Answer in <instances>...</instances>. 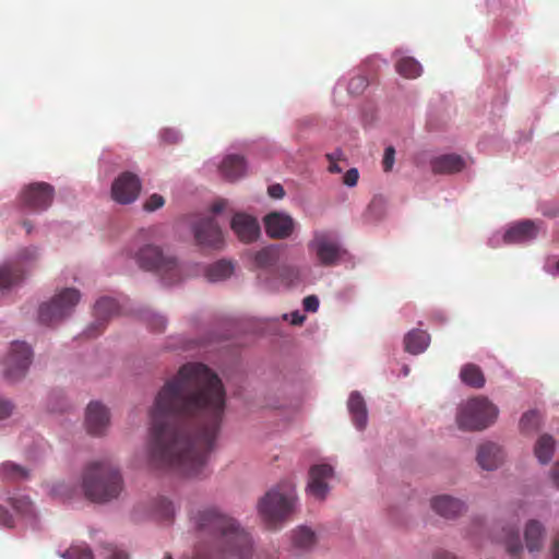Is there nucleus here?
Wrapping results in <instances>:
<instances>
[{
	"mask_svg": "<svg viewBox=\"0 0 559 559\" xmlns=\"http://www.w3.org/2000/svg\"><path fill=\"white\" fill-rule=\"evenodd\" d=\"M225 402L223 383L207 366H181L160 388L151 411V465L185 476L201 474L218 437Z\"/></svg>",
	"mask_w": 559,
	"mask_h": 559,
	"instance_id": "nucleus-1",
	"label": "nucleus"
},
{
	"mask_svg": "<svg viewBox=\"0 0 559 559\" xmlns=\"http://www.w3.org/2000/svg\"><path fill=\"white\" fill-rule=\"evenodd\" d=\"M191 519L200 536L209 538L210 546H198L191 557L182 559L250 558L251 537L235 519L214 507L198 510Z\"/></svg>",
	"mask_w": 559,
	"mask_h": 559,
	"instance_id": "nucleus-2",
	"label": "nucleus"
},
{
	"mask_svg": "<svg viewBox=\"0 0 559 559\" xmlns=\"http://www.w3.org/2000/svg\"><path fill=\"white\" fill-rule=\"evenodd\" d=\"M82 486L91 501L107 502L120 495L122 478L111 462H93L85 468Z\"/></svg>",
	"mask_w": 559,
	"mask_h": 559,
	"instance_id": "nucleus-3",
	"label": "nucleus"
},
{
	"mask_svg": "<svg viewBox=\"0 0 559 559\" xmlns=\"http://www.w3.org/2000/svg\"><path fill=\"white\" fill-rule=\"evenodd\" d=\"M296 495L289 484H282L267 491L259 502V513L265 524L276 528L294 512Z\"/></svg>",
	"mask_w": 559,
	"mask_h": 559,
	"instance_id": "nucleus-4",
	"label": "nucleus"
},
{
	"mask_svg": "<svg viewBox=\"0 0 559 559\" xmlns=\"http://www.w3.org/2000/svg\"><path fill=\"white\" fill-rule=\"evenodd\" d=\"M498 408L485 396H476L462 403L456 413V424L467 431L483 430L492 425Z\"/></svg>",
	"mask_w": 559,
	"mask_h": 559,
	"instance_id": "nucleus-5",
	"label": "nucleus"
},
{
	"mask_svg": "<svg viewBox=\"0 0 559 559\" xmlns=\"http://www.w3.org/2000/svg\"><path fill=\"white\" fill-rule=\"evenodd\" d=\"M140 267L155 271L167 285H174L181 280V269L174 257L165 255L160 248L152 245L142 247L136 253Z\"/></svg>",
	"mask_w": 559,
	"mask_h": 559,
	"instance_id": "nucleus-6",
	"label": "nucleus"
},
{
	"mask_svg": "<svg viewBox=\"0 0 559 559\" xmlns=\"http://www.w3.org/2000/svg\"><path fill=\"white\" fill-rule=\"evenodd\" d=\"M80 292L75 288H66L57 294L49 302L40 305L38 320L46 325H52L70 316L80 300Z\"/></svg>",
	"mask_w": 559,
	"mask_h": 559,
	"instance_id": "nucleus-7",
	"label": "nucleus"
},
{
	"mask_svg": "<svg viewBox=\"0 0 559 559\" xmlns=\"http://www.w3.org/2000/svg\"><path fill=\"white\" fill-rule=\"evenodd\" d=\"M38 250L28 247L19 252L16 260L0 265V290H9L19 285L26 273L25 265L37 260Z\"/></svg>",
	"mask_w": 559,
	"mask_h": 559,
	"instance_id": "nucleus-8",
	"label": "nucleus"
},
{
	"mask_svg": "<svg viewBox=\"0 0 559 559\" xmlns=\"http://www.w3.org/2000/svg\"><path fill=\"white\" fill-rule=\"evenodd\" d=\"M32 349L24 342H13L3 360V377L9 381L22 379L32 362Z\"/></svg>",
	"mask_w": 559,
	"mask_h": 559,
	"instance_id": "nucleus-9",
	"label": "nucleus"
},
{
	"mask_svg": "<svg viewBox=\"0 0 559 559\" xmlns=\"http://www.w3.org/2000/svg\"><path fill=\"white\" fill-rule=\"evenodd\" d=\"M348 258V251L336 235L321 234L317 236V264L336 266L347 261Z\"/></svg>",
	"mask_w": 559,
	"mask_h": 559,
	"instance_id": "nucleus-10",
	"label": "nucleus"
},
{
	"mask_svg": "<svg viewBox=\"0 0 559 559\" xmlns=\"http://www.w3.org/2000/svg\"><path fill=\"white\" fill-rule=\"evenodd\" d=\"M55 189L46 182H34L26 186L20 194L23 206L33 211L48 209L53 199Z\"/></svg>",
	"mask_w": 559,
	"mask_h": 559,
	"instance_id": "nucleus-11",
	"label": "nucleus"
},
{
	"mask_svg": "<svg viewBox=\"0 0 559 559\" xmlns=\"http://www.w3.org/2000/svg\"><path fill=\"white\" fill-rule=\"evenodd\" d=\"M280 259V248L277 246H267L257 251L254 254V264L261 272L258 274V280L267 289L274 290L278 285L271 278V274H275V270H271Z\"/></svg>",
	"mask_w": 559,
	"mask_h": 559,
	"instance_id": "nucleus-12",
	"label": "nucleus"
},
{
	"mask_svg": "<svg viewBox=\"0 0 559 559\" xmlns=\"http://www.w3.org/2000/svg\"><path fill=\"white\" fill-rule=\"evenodd\" d=\"M140 190V179L130 171L122 173L111 186L114 200L121 204L132 203L138 198Z\"/></svg>",
	"mask_w": 559,
	"mask_h": 559,
	"instance_id": "nucleus-13",
	"label": "nucleus"
},
{
	"mask_svg": "<svg viewBox=\"0 0 559 559\" xmlns=\"http://www.w3.org/2000/svg\"><path fill=\"white\" fill-rule=\"evenodd\" d=\"M198 245L218 249L223 246L224 237L217 222L212 217L200 219L193 227Z\"/></svg>",
	"mask_w": 559,
	"mask_h": 559,
	"instance_id": "nucleus-14",
	"label": "nucleus"
},
{
	"mask_svg": "<svg viewBox=\"0 0 559 559\" xmlns=\"http://www.w3.org/2000/svg\"><path fill=\"white\" fill-rule=\"evenodd\" d=\"M109 412L98 402H91L85 414V426L90 435L102 436L109 427Z\"/></svg>",
	"mask_w": 559,
	"mask_h": 559,
	"instance_id": "nucleus-15",
	"label": "nucleus"
},
{
	"mask_svg": "<svg viewBox=\"0 0 559 559\" xmlns=\"http://www.w3.org/2000/svg\"><path fill=\"white\" fill-rule=\"evenodd\" d=\"M230 227L242 242L257 240L261 233L257 218L245 213H236L231 219Z\"/></svg>",
	"mask_w": 559,
	"mask_h": 559,
	"instance_id": "nucleus-16",
	"label": "nucleus"
},
{
	"mask_svg": "<svg viewBox=\"0 0 559 559\" xmlns=\"http://www.w3.org/2000/svg\"><path fill=\"white\" fill-rule=\"evenodd\" d=\"M264 227L269 237L285 239L293 234L294 221L287 214L272 212L264 217Z\"/></svg>",
	"mask_w": 559,
	"mask_h": 559,
	"instance_id": "nucleus-17",
	"label": "nucleus"
},
{
	"mask_svg": "<svg viewBox=\"0 0 559 559\" xmlns=\"http://www.w3.org/2000/svg\"><path fill=\"white\" fill-rule=\"evenodd\" d=\"M119 306L117 301L109 297H103L98 299L94 306V314L96 317V323L91 325L86 331L88 337L96 336L104 326V322L111 316L118 313Z\"/></svg>",
	"mask_w": 559,
	"mask_h": 559,
	"instance_id": "nucleus-18",
	"label": "nucleus"
},
{
	"mask_svg": "<svg viewBox=\"0 0 559 559\" xmlns=\"http://www.w3.org/2000/svg\"><path fill=\"white\" fill-rule=\"evenodd\" d=\"M466 166L465 159L457 154H442L430 160L435 175H452L462 171Z\"/></svg>",
	"mask_w": 559,
	"mask_h": 559,
	"instance_id": "nucleus-19",
	"label": "nucleus"
},
{
	"mask_svg": "<svg viewBox=\"0 0 559 559\" xmlns=\"http://www.w3.org/2000/svg\"><path fill=\"white\" fill-rule=\"evenodd\" d=\"M503 460V453L499 445L492 442L481 444L477 453L479 466L487 471L496 469Z\"/></svg>",
	"mask_w": 559,
	"mask_h": 559,
	"instance_id": "nucleus-20",
	"label": "nucleus"
},
{
	"mask_svg": "<svg viewBox=\"0 0 559 559\" xmlns=\"http://www.w3.org/2000/svg\"><path fill=\"white\" fill-rule=\"evenodd\" d=\"M347 408L356 428L359 430L365 429L368 423V412L366 402L359 392L354 391L350 393L347 401Z\"/></svg>",
	"mask_w": 559,
	"mask_h": 559,
	"instance_id": "nucleus-21",
	"label": "nucleus"
},
{
	"mask_svg": "<svg viewBox=\"0 0 559 559\" xmlns=\"http://www.w3.org/2000/svg\"><path fill=\"white\" fill-rule=\"evenodd\" d=\"M432 509L443 518H455L465 510L463 501L453 497L443 495L431 500Z\"/></svg>",
	"mask_w": 559,
	"mask_h": 559,
	"instance_id": "nucleus-22",
	"label": "nucleus"
},
{
	"mask_svg": "<svg viewBox=\"0 0 559 559\" xmlns=\"http://www.w3.org/2000/svg\"><path fill=\"white\" fill-rule=\"evenodd\" d=\"M545 535V527L539 521H528L524 530V539L527 550L530 552L540 551L544 547Z\"/></svg>",
	"mask_w": 559,
	"mask_h": 559,
	"instance_id": "nucleus-23",
	"label": "nucleus"
},
{
	"mask_svg": "<svg viewBox=\"0 0 559 559\" xmlns=\"http://www.w3.org/2000/svg\"><path fill=\"white\" fill-rule=\"evenodd\" d=\"M537 235V227L532 221H523L514 226L510 227L504 236L503 240L508 243L523 242L535 238Z\"/></svg>",
	"mask_w": 559,
	"mask_h": 559,
	"instance_id": "nucleus-24",
	"label": "nucleus"
},
{
	"mask_svg": "<svg viewBox=\"0 0 559 559\" xmlns=\"http://www.w3.org/2000/svg\"><path fill=\"white\" fill-rule=\"evenodd\" d=\"M430 335L423 330H412L404 337L405 350L418 355L427 349Z\"/></svg>",
	"mask_w": 559,
	"mask_h": 559,
	"instance_id": "nucleus-25",
	"label": "nucleus"
},
{
	"mask_svg": "<svg viewBox=\"0 0 559 559\" xmlns=\"http://www.w3.org/2000/svg\"><path fill=\"white\" fill-rule=\"evenodd\" d=\"M221 171L223 176L230 181L241 178L246 173L243 157L239 155L226 156L222 162Z\"/></svg>",
	"mask_w": 559,
	"mask_h": 559,
	"instance_id": "nucleus-26",
	"label": "nucleus"
},
{
	"mask_svg": "<svg viewBox=\"0 0 559 559\" xmlns=\"http://www.w3.org/2000/svg\"><path fill=\"white\" fill-rule=\"evenodd\" d=\"M498 539L506 545L508 554L512 557H516L523 550L519 528L515 525L503 526L501 536H499Z\"/></svg>",
	"mask_w": 559,
	"mask_h": 559,
	"instance_id": "nucleus-27",
	"label": "nucleus"
},
{
	"mask_svg": "<svg viewBox=\"0 0 559 559\" xmlns=\"http://www.w3.org/2000/svg\"><path fill=\"white\" fill-rule=\"evenodd\" d=\"M555 452V439L550 435H543L536 441L534 453L540 464H547Z\"/></svg>",
	"mask_w": 559,
	"mask_h": 559,
	"instance_id": "nucleus-28",
	"label": "nucleus"
},
{
	"mask_svg": "<svg viewBox=\"0 0 559 559\" xmlns=\"http://www.w3.org/2000/svg\"><path fill=\"white\" fill-rule=\"evenodd\" d=\"M461 380L472 388L480 389L485 384V376L481 369L474 364H466L460 372Z\"/></svg>",
	"mask_w": 559,
	"mask_h": 559,
	"instance_id": "nucleus-29",
	"label": "nucleus"
},
{
	"mask_svg": "<svg viewBox=\"0 0 559 559\" xmlns=\"http://www.w3.org/2000/svg\"><path fill=\"white\" fill-rule=\"evenodd\" d=\"M234 272V264L230 261L219 260L211 264L205 272L210 282H219L228 278Z\"/></svg>",
	"mask_w": 559,
	"mask_h": 559,
	"instance_id": "nucleus-30",
	"label": "nucleus"
},
{
	"mask_svg": "<svg viewBox=\"0 0 559 559\" xmlns=\"http://www.w3.org/2000/svg\"><path fill=\"white\" fill-rule=\"evenodd\" d=\"M29 473L26 468L13 462H5L0 465V479L4 481H20L27 479Z\"/></svg>",
	"mask_w": 559,
	"mask_h": 559,
	"instance_id": "nucleus-31",
	"label": "nucleus"
},
{
	"mask_svg": "<svg viewBox=\"0 0 559 559\" xmlns=\"http://www.w3.org/2000/svg\"><path fill=\"white\" fill-rule=\"evenodd\" d=\"M276 280L284 287L296 285L300 281L301 273L299 269L293 265H281L275 270Z\"/></svg>",
	"mask_w": 559,
	"mask_h": 559,
	"instance_id": "nucleus-32",
	"label": "nucleus"
},
{
	"mask_svg": "<svg viewBox=\"0 0 559 559\" xmlns=\"http://www.w3.org/2000/svg\"><path fill=\"white\" fill-rule=\"evenodd\" d=\"M334 474L333 467L328 464H317V499H324L329 487L325 479L332 478Z\"/></svg>",
	"mask_w": 559,
	"mask_h": 559,
	"instance_id": "nucleus-33",
	"label": "nucleus"
},
{
	"mask_svg": "<svg viewBox=\"0 0 559 559\" xmlns=\"http://www.w3.org/2000/svg\"><path fill=\"white\" fill-rule=\"evenodd\" d=\"M396 71L404 78L415 79L421 73V66L412 57L400 59L395 66Z\"/></svg>",
	"mask_w": 559,
	"mask_h": 559,
	"instance_id": "nucleus-34",
	"label": "nucleus"
},
{
	"mask_svg": "<svg viewBox=\"0 0 559 559\" xmlns=\"http://www.w3.org/2000/svg\"><path fill=\"white\" fill-rule=\"evenodd\" d=\"M9 503L19 515L23 518H33V503L26 496H13L9 498Z\"/></svg>",
	"mask_w": 559,
	"mask_h": 559,
	"instance_id": "nucleus-35",
	"label": "nucleus"
},
{
	"mask_svg": "<svg viewBox=\"0 0 559 559\" xmlns=\"http://www.w3.org/2000/svg\"><path fill=\"white\" fill-rule=\"evenodd\" d=\"M314 543V533L307 527H299L294 532L293 544L299 549H307Z\"/></svg>",
	"mask_w": 559,
	"mask_h": 559,
	"instance_id": "nucleus-36",
	"label": "nucleus"
},
{
	"mask_svg": "<svg viewBox=\"0 0 559 559\" xmlns=\"http://www.w3.org/2000/svg\"><path fill=\"white\" fill-rule=\"evenodd\" d=\"M540 416L536 411H528L523 414L520 420V428L525 433H531L538 429Z\"/></svg>",
	"mask_w": 559,
	"mask_h": 559,
	"instance_id": "nucleus-37",
	"label": "nucleus"
},
{
	"mask_svg": "<svg viewBox=\"0 0 559 559\" xmlns=\"http://www.w3.org/2000/svg\"><path fill=\"white\" fill-rule=\"evenodd\" d=\"M143 320L146 322L147 326L155 332H164L167 325V320L155 312L146 311L143 316Z\"/></svg>",
	"mask_w": 559,
	"mask_h": 559,
	"instance_id": "nucleus-38",
	"label": "nucleus"
},
{
	"mask_svg": "<svg viewBox=\"0 0 559 559\" xmlns=\"http://www.w3.org/2000/svg\"><path fill=\"white\" fill-rule=\"evenodd\" d=\"M62 557L66 559H94L92 550L85 545L71 546Z\"/></svg>",
	"mask_w": 559,
	"mask_h": 559,
	"instance_id": "nucleus-39",
	"label": "nucleus"
},
{
	"mask_svg": "<svg viewBox=\"0 0 559 559\" xmlns=\"http://www.w3.org/2000/svg\"><path fill=\"white\" fill-rule=\"evenodd\" d=\"M155 512L162 520L170 521L175 515V508L171 501L160 498L156 502Z\"/></svg>",
	"mask_w": 559,
	"mask_h": 559,
	"instance_id": "nucleus-40",
	"label": "nucleus"
},
{
	"mask_svg": "<svg viewBox=\"0 0 559 559\" xmlns=\"http://www.w3.org/2000/svg\"><path fill=\"white\" fill-rule=\"evenodd\" d=\"M368 84L369 81L365 75L357 74L349 80L347 91L352 95H360Z\"/></svg>",
	"mask_w": 559,
	"mask_h": 559,
	"instance_id": "nucleus-41",
	"label": "nucleus"
},
{
	"mask_svg": "<svg viewBox=\"0 0 559 559\" xmlns=\"http://www.w3.org/2000/svg\"><path fill=\"white\" fill-rule=\"evenodd\" d=\"M99 559H128V556L122 550L116 548L110 544L102 546Z\"/></svg>",
	"mask_w": 559,
	"mask_h": 559,
	"instance_id": "nucleus-42",
	"label": "nucleus"
},
{
	"mask_svg": "<svg viewBox=\"0 0 559 559\" xmlns=\"http://www.w3.org/2000/svg\"><path fill=\"white\" fill-rule=\"evenodd\" d=\"M164 198L157 193H154L145 201L143 209L146 212H153L160 209L164 205Z\"/></svg>",
	"mask_w": 559,
	"mask_h": 559,
	"instance_id": "nucleus-43",
	"label": "nucleus"
},
{
	"mask_svg": "<svg viewBox=\"0 0 559 559\" xmlns=\"http://www.w3.org/2000/svg\"><path fill=\"white\" fill-rule=\"evenodd\" d=\"M395 162V150L393 146H388L384 150L383 154V160H382V167L385 173H389L392 170L393 165Z\"/></svg>",
	"mask_w": 559,
	"mask_h": 559,
	"instance_id": "nucleus-44",
	"label": "nucleus"
},
{
	"mask_svg": "<svg viewBox=\"0 0 559 559\" xmlns=\"http://www.w3.org/2000/svg\"><path fill=\"white\" fill-rule=\"evenodd\" d=\"M359 179V173L357 168L348 169L343 176V183L347 187H355Z\"/></svg>",
	"mask_w": 559,
	"mask_h": 559,
	"instance_id": "nucleus-45",
	"label": "nucleus"
},
{
	"mask_svg": "<svg viewBox=\"0 0 559 559\" xmlns=\"http://www.w3.org/2000/svg\"><path fill=\"white\" fill-rule=\"evenodd\" d=\"M341 153L336 152L333 154H328L326 157L330 160V165L328 167V170L333 174H338L342 171V168L337 165V160L341 159Z\"/></svg>",
	"mask_w": 559,
	"mask_h": 559,
	"instance_id": "nucleus-46",
	"label": "nucleus"
},
{
	"mask_svg": "<svg viewBox=\"0 0 559 559\" xmlns=\"http://www.w3.org/2000/svg\"><path fill=\"white\" fill-rule=\"evenodd\" d=\"M14 409V405L8 401L0 399V420L8 418Z\"/></svg>",
	"mask_w": 559,
	"mask_h": 559,
	"instance_id": "nucleus-47",
	"label": "nucleus"
},
{
	"mask_svg": "<svg viewBox=\"0 0 559 559\" xmlns=\"http://www.w3.org/2000/svg\"><path fill=\"white\" fill-rule=\"evenodd\" d=\"M0 524L7 527H12L14 525L13 516L2 506H0Z\"/></svg>",
	"mask_w": 559,
	"mask_h": 559,
	"instance_id": "nucleus-48",
	"label": "nucleus"
},
{
	"mask_svg": "<svg viewBox=\"0 0 559 559\" xmlns=\"http://www.w3.org/2000/svg\"><path fill=\"white\" fill-rule=\"evenodd\" d=\"M162 139L167 143H176L179 140V133L176 130L166 129L162 132Z\"/></svg>",
	"mask_w": 559,
	"mask_h": 559,
	"instance_id": "nucleus-49",
	"label": "nucleus"
},
{
	"mask_svg": "<svg viewBox=\"0 0 559 559\" xmlns=\"http://www.w3.org/2000/svg\"><path fill=\"white\" fill-rule=\"evenodd\" d=\"M269 195L273 199H282L285 194L284 188L280 183H275L269 187Z\"/></svg>",
	"mask_w": 559,
	"mask_h": 559,
	"instance_id": "nucleus-50",
	"label": "nucleus"
},
{
	"mask_svg": "<svg viewBox=\"0 0 559 559\" xmlns=\"http://www.w3.org/2000/svg\"><path fill=\"white\" fill-rule=\"evenodd\" d=\"M307 489L310 493L314 492V465H310L308 469Z\"/></svg>",
	"mask_w": 559,
	"mask_h": 559,
	"instance_id": "nucleus-51",
	"label": "nucleus"
},
{
	"mask_svg": "<svg viewBox=\"0 0 559 559\" xmlns=\"http://www.w3.org/2000/svg\"><path fill=\"white\" fill-rule=\"evenodd\" d=\"M304 306L307 311H314V295H309L304 299Z\"/></svg>",
	"mask_w": 559,
	"mask_h": 559,
	"instance_id": "nucleus-52",
	"label": "nucleus"
},
{
	"mask_svg": "<svg viewBox=\"0 0 559 559\" xmlns=\"http://www.w3.org/2000/svg\"><path fill=\"white\" fill-rule=\"evenodd\" d=\"M551 479L555 486L559 488V461L554 465L551 469Z\"/></svg>",
	"mask_w": 559,
	"mask_h": 559,
	"instance_id": "nucleus-53",
	"label": "nucleus"
},
{
	"mask_svg": "<svg viewBox=\"0 0 559 559\" xmlns=\"http://www.w3.org/2000/svg\"><path fill=\"white\" fill-rule=\"evenodd\" d=\"M305 316L300 314L298 311H295L292 313V321L290 323L294 325H299L304 322Z\"/></svg>",
	"mask_w": 559,
	"mask_h": 559,
	"instance_id": "nucleus-54",
	"label": "nucleus"
},
{
	"mask_svg": "<svg viewBox=\"0 0 559 559\" xmlns=\"http://www.w3.org/2000/svg\"><path fill=\"white\" fill-rule=\"evenodd\" d=\"M552 559H559V535L555 537L552 544Z\"/></svg>",
	"mask_w": 559,
	"mask_h": 559,
	"instance_id": "nucleus-55",
	"label": "nucleus"
},
{
	"mask_svg": "<svg viewBox=\"0 0 559 559\" xmlns=\"http://www.w3.org/2000/svg\"><path fill=\"white\" fill-rule=\"evenodd\" d=\"M226 206V202L225 201H218V202H215L213 205H212V212L213 213H221Z\"/></svg>",
	"mask_w": 559,
	"mask_h": 559,
	"instance_id": "nucleus-56",
	"label": "nucleus"
},
{
	"mask_svg": "<svg viewBox=\"0 0 559 559\" xmlns=\"http://www.w3.org/2000/svg\"><path fill=\"white\" fill-rule=\"evenodd\" d=\"M436 559H457V558L448 551H440L437 554Z\"/></svg>",
	"mask_w": 559,
	"mask_h": 559,
	"instance_id": "nucleus-57",
	"label": "nucleus"
},
{
	"mask_svg": "<svg viewBox=\"0 0 559 559\" xmlns=\"http://www.w3.org/2000/svg\"><path fill=\"white\" fill-rule=\"evenodd\" d=\"M382 201L380 199H373L369 205V210H373L376 206H380Z\"/></svg>",
	"mask_w": 559,
	"mask_h": 559,
	"instance_id": "nucleus-58",
	"label": "nucleus"
},
{
	"mask_svg": "<svg viewBox=\"0 0 559 559\" xmlns=\"http://www.w3.org/2000/svg\"><path fill=\"white\" fill-rule=\"evenodd\" d=\"M23 226L25 227L27 234L32 231V225L28 222H23Z\"/></svg>",
	"mask_w": 559,
	"mask_h": 559,
	"instance_id": "nucleus-59",
	"label": "nucleus"
},
{
	"mask_svg": "<svg viewBox=\"0 0 559 559\" xmlns=\"http://www.w3.org/2000/svg\"><path fill=\"white\" fill-rule=\"evenodd\" d=\"M403 371H404V374H407V373H408V371H409V368H408V367H404V368H403Z\"/></svg>",
	"mask_w": 559,
	"mask_h": 559,
	"instance_id": "nucleus-60",
	"label": "nucleus"
},
{
	"mask_svg": "<svg viewBox=\"0 0 559 559\" xmlns=\"http://www.w3.org/2000/svg\"><path fill=\"white\" fill-rule=\"evenodd\" d=\"M163 559H173V557L169 554H167Z\"/></svg>",
	"mask_w": 559,
	"mask_h": 559,
	"instance_id": "nucleus-61",
	"label": "nucleus"
},
{
	"mask_svg": "<svg viewBox=\"0 0 559 559\" xmlns=\"http://www.w3.org/2000/svg\"><path fill=\"white\" fill-rule=\"evenodd\" d=\"M556 269H557V271L559 272V260H558V261H557V263H556Z\"/></svg>",
	"mask_w": 559,
	"mask_h": 559,
	"instance_id": "nucleus-62",
	"label": "nucleus"
},
{
	"mask_svg": "<svg viewBox=\"0 0 559 559\" xmlns=\"http://www.w3.org/2000/svg\"><path fill=\"white\" fill-rule=\"evenodd\" d=\"M53 492H55L56 495H59V492H58V488H57V487H56V488H53Z\"/></svg>",
	"mask_w": 559,
	"mask_h": 559,
	"instance_id": "nucleus-63",
	"label": "nucleus"
},
{
	"mask_svg": "<svg viewBox=\"0 0 559 559\" xmlns=\"http://www.w3.org/2000/svg\"><path fill=\"white\" fill-rule=\"evenodd\" d=\"M283 319H284V320H287V319H288V314H284V316H283Z\"/></svg>",
	"mask_w": 559,
	"mask_h": 559,
	"instance_id": "nucleus-64",
	"label": "nucleus"
}]
</instances>
